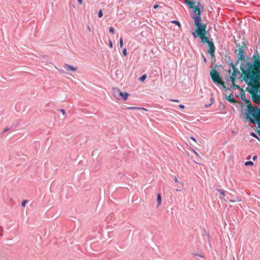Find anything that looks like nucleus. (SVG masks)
I'll use <instances>...</instances> for the list:
<instances>
[{
  "mask_svg": "<svg viewBox=\"0 0 260 260\" xmlns=\"http://www.w3.org/2000/svg\"><path fill=\"white\" fill-rule=\"evenodd\" d=\"M194 14H193L192 18L193 19L195 25L197 26V29L192 32V35L194 38H197L199 37L201 39V42L203 44L207 43L209 49L208 50L209 53L213 56L215 51V47L214 45L212 40H209L206 36V25L201 24V18L200 17V10L199 9H196L194 10Z\"/></svg>",
  "mask_w": 260,
  "mask_h": 260,
  "instance_id": "1",
  "label": "nucleus"
},
{
  "mask_svg": "<svg viewBox=\"0 0 260 260\" xmlns=\"http://www.w3.org/2000/svg\"><path fill=\"white\" fill-rule=\"evenodd\" d=\"M247 89L252 95L253 100L259 102L260 99V80L257 76L252 75L248 78Z\"/></svg>",
  "mask_w": 260,
  "mask_h": 260,
  "instance_id": "2",
  "label": "nucleus"
},
{
  "mask_svg": "<svg viewBox=\"0 0 260 260\" xmlns=\"http://www.w3.org/2000/svg\"><path fill=\"white\" fill-rule=\"evenodd\" d=\"M248 113L252 117L251 122L256 123L260 128V108L249 107Z\"/></svg>",
  "mask_w": 260,
  "mask_h": 260,
  "instance_id": "3",
  "label": "nucleus"
},
{
  "mask_svg": "<svg viewBox=\"0 0 260 260\" xmlns=\"http://www.w3.org/2000/svg\"><path fill=\"white\" fill-rule=\"evenodd\" d=\"M228 73L230 75V80L233 85H234L236 79H240L242 77L240 72L234 66H232V70H229Z\"/></svg>",
  "mask_w": 260,
  "mask_h": 260,
  "instance_id": "4",
  "label": "nucleus"
},
{
  "mask_svg": "<svg viewBox=\"0 0 260 260\" xmlns=\"http://www.w3.org/2000/svg\"><path fill=\"white\" fill-rule=\"evenodd\" d=\"M112 94L117 100H126L129 94L126 92H122L118 88H113Z\"/></svg>",
  "mask_w": 260,
  "mask_h": 260,
  "instance_id": "5",
  "label": "nucleus"
},
{
  "mask_svg": "<svg viewBox=\"0 0 260 260\" xmlns=\"http://www.w3.org/2000/svg\"><path fill=\"white\" fill-rule=\"evenodd\" d=\"M210 76L213 82L215 83L220 84L222 81L220 79L218 73L215 70H213L210 72Z\"/></svg>",
  "mask_w": 260,
  "mask_h": 260,
  "instance_id": "6",
  "label": "nucleus"
},
{
  "mask_svg": "<svg viewBox=\"0 0 260 260\" xmlns=\"http://www.w3.org/2000/svg\"><path fill=\"white\" fill-rule=\"evenodd\" d=\"M64 68L68 71H72L75 72L77 71V68L69 65L68 64L65 63L64 64Z\"/></svg>",
  "mask_w": 260,
  "mask_h": 260,
  "instance_id": "7",
  "label": "nucleus"
},
{
  "mask_svg": "<svg viewBox=\"0 0 260 260\" xmlns=\"http://www.w3.org/2000/svg\"><path fill=\"white\" fill-rule=\"evenodd\" d=\"M226 99L230 103H235L236 102V99L233 93L230 94L229 96H226Z\"/></svg>",
  "mask_w": 260,
  "mask_h": 260,
  "instance_id": "8",
  "label": "nucleus"
},
{
  "mask_svg": "<svg viewBox=\"0 0 260 260\" xmlns=\"http://www.w3.org/2000/svg\"><path fill=\"white\" fill-rule=\"evenodd\" d=\"M184 2L187 4L190 8H192L193 5L195 4V2L193 1L184 0Z\"/></svg>",
  "mask_w": 260,
  "mask_h": 260,
  "instance_id": "9",
  "label": "nucleus"
},
{
  "mask_svg": "<svg viewBox=\"0 0 260 260\" xmlns=\"http://www.w3.org/2000/svg\"><path fill=\"white\" fill-rule=\"evenodd\" d=\"M216 190L219 192L220 195L222 196V197H220V199L221 200L223 199L224 197L225 196V191L223 190H221L218 188H217Z\"/></svg>",
  "mask_w": 260,
  "mask_h": 260,
  "instance_id": "10",
  "label": "nucleus"
},
{
  "mask_svg": "<svg viewBox=\"0 0 260 260\" xmlns=\"http://www.w3.org/2000/svg\"><path fill=\"white\" fill-rule=\"evenodd\" d=\"M177 188L176 189V191H181L183 188V184L182 183H179L177 186Z\"/></svg>",
  "mask_w": 260,
  "mask_h": 260,
  "instance_id": "11",
  "label": "nucleus"
},
{
  "mask_svg": "<svg viewBox=\"0 0 260 260\" xmlns=\"http://www.w3.org/2000/svg\"><path fill=\"white\" fill-rule=\"evenodd\" d=\"M157 201L158 204V206H159L161 203V195L159 193H158L157 195Z\"/></svg>",
  "mask_w": 260,
  "mask_h": 260,
  "instance_id": "12",
  "label": "nucleus"
},
{
  "mask_svg": "<svg viewBox=\"0 0 260 260\" xmlns=\"http://www.w3.org/2000/svg\"><path fill=\"white\" fill-rule=\"evenodd\" d=\"M239 55H240V59H243L244 58V52L242 49H240Z\"/></svg>",
  "mask_w": 260,
  "mask_h": 260,
  "instance_id": "13",
  "label": "nucleus"
},
{
  "mask_svg": "<svg viewBox=\"0 0 260 260\" xmlns=\"http://www.w3.org/2000/svg\"><path fill=\"white\" fill-rule=\"evenodd\" d=\"M192 254H193V256L196 258H198L199 257H204V255L202 253L198 254V253H193Z\"/></svg>",
  "mask_w": 260,
  "mask_h": 260,
  "instance_id": "14",
  "label": "nucleus"
},
{
  "mask_svg": "<svg viewBox=\"0 0 260 260\" xmlns=\"http://www.w3.org/2000/svg\"><path fill=\"white\" fill-rule=\"evenodd\" d=\"M254 66L256 67H260V59H256L254 61Z\"/></svg>",
  "mask_w": 260,
  "mask_h": 260,
  "instance_id": "15",
  "label": "nucleus"
},
{
  "mask_svg": "<svg viewBox=\"0 0 260 260\" xmlns=\"http://www.w3.org/2000/svg\"><path fill=\"white\" fill-rule=\"evenodd\" d=\"M236 201L241 202V199L240 198L237 197L236 200H230V202H232V203L235 202Z\"/></svg>",
  "mask_w": 260,
  "mask_h": 260,
  "instance_id": "16",
  "label": "nucleus"
},
{
  "mask_svg": "<svg viewBox=\"0 0 260 260\" xmlns=\"http://www.w3.org/2000/svg\"><path fill=\"white\" fill-rule=\"evenodd\" d=\"M146 77L147 76L146 74L143 75L139 78V80L141 82H143L146 79Z\"/></svg>",
  "mask_w": 260,
  "mask_h": 260,
  "instance_id": "17",
  "label": "nucleus"
},
{
  "mask_svg": "<svg viewBox=\"0 0 260 260\" xmlns=\"http://www.w3.org/2000/svg\"><path fill=\"white\" fill-rule=\"evenodd\" d=\"M245 166H252L253 165V163L251 161H248L245 162Z\"/></svg>",
  "mask_w": 260,
  "mask_h": 260,
  "instance_id": "18",
  "label": "nucleus"
},
{
  "mask_svg": "<svg viewBox=\"0 0 260 260\" xmlns=\"http://www.w3.org/2000/svg\"><path fill=\"white\" fill-rule=\"evenodd\" d=\"M119 45H120V47L121 48L123 47V39L122 38H120V40H119Z\"/></svg>",
  "mask_w": 260,
  "mask_h": 260,
  "instance_id": "19",
  "label": "nucleus"
},
{
  "mask_svg": "<svg viewBox=\"0 0 260 260\" xmlns=\"http://www.w3.org/2000/svg\"><path fill=\"white\" fill-rule=\"evenodd\" d=\"M114 31H115V29H114V28L113 27H110L109 28V32L110 33H111L112 34H114Z\"/></svg>",
  "mask_w": 260,
  "mask_h": 260,
  "instance_id": "20",
  "label": "nucleus"
},
{
  "mask_svg": "<svg viewBox=\"0 0 260 260\" xmlns=\"http://www.w3.org/2000/svg\"><path fill=\"white\" fill-rule=\"evenodd\" d=\"M127 109L128 110H135V109L138 110V109H140V108L136 107H127Z\"/></svg>",
  "mask_w": 260,
  "mask_h": 260,
  "instance_id": "21",
  "label": "nucleus"
},
{
  "mask_svg": "<svg viewBox=\"0 0 260 260\" xmlns=\"http://www.w3.org/2000/svg\"><path fill=\"white\" fill-rule=\"evenodd\" d=\"M103 15V12L102 10H100L98 13V17L99 18H101Z\"/></svg>",
  "mask_w": 260,
  "mask_h": 260,
  "instance_id": "22",
  "label": "nucleus"
},
{
  "mask_svg": "<svg viewBox=\"0 0 260 260\" xmlns=\"http://www.w3.org/2000/svg\"><path fill=\"white\" fill-rule=\"evenodd\" d=\"M250 136H251L253 137H255L256 139H257L258 140H259V138H258V137L256 136V135L254 133L251 132V133H250Z\"/></svg>",
  "mask_w": 260,
  "mask_h": 260,
  "instance_id": "23",
  "label": "nucleus"
},
{
  "mask_svg": "<svg viewBox=\"0 0 260 260\" xmlns=\"http://www.w3.org/2000/svg\"><path fill=\"white\" fill-rule=\"evenodd\" d=\"M122 53L125 56L127 55V51L126 48H124L122 50Z\"/></svg>",
  "mask_w": 260,
  "mask_h": 260,
  "instance_id": "24",
  "label": "nucleus"
},
{
  "mask_svg": "<svg viewBox=\"0 0 260 260\" xmlns=\"http://www.w3.org/2000/svg\"><path fill=\"white\" fill-rule=\"evenodd\" d=\"M172 22L173 23L176 24L178 25L179 26H180V24L179 22L178 21L173 20Z\"/></svg>",
  "mask_w": 260,
  "mask_h": 260,
  "instance_id": "25",
  "label": "nucleus"
},
{
  "mask_svg": "<svg viewBox=\"0 0 260 260\" xmlns=\"http://www.w3.org/2000/svg\"><path fill=\"white\" fill-rule=\"evenodd\" d=\"M59 111L63 114V115H65L66 114V111L62 109H61L60 110H59Z\"/></svg>",
  "mask_w": 260,
  "mask_h": 260,
  "instance_id": "26",
  "label": "nucleus"
},
{
  "mask_svg": "<svg viewBox=\"0 0 260 260\" xmlns=\"http://www.w3.org/2000/svg\"><path fill=\"white\" fill-rule=\"evenodd\" d=\"M26 202H27V201L26 200L23 201L21 203L22 206L24 207L26 205Z\"/></svg>",
  "mask_w": 260,
  "mask_h": 260,
  "instance_id": "27",
  "label": "nucleus"
},
{
  "mask_svg": "<svg viewBox=\"0 0 260 260\" xmlns=\"http://www.w3.org/2000/svg\"><path fill=\"white\" fill-rule=\"evenodd\" d=\"M10 129V128L8 127H6L4 130H3V133H6L7 132V131H9Z\"/></svg>",
  "mask_w": 260,
  "mask_h": 260,
  "instance_id": "28",
  "label": "nucleus"
},
{
  "mask_svg": "<svg viewBox=\"0 0 260 260\" xmlns=\"http://www.w3.org/2000/svg\"><path fill=\"white\" fill-rule=\"evenodd\" d=\"M174 181L176 182H177L178 183H180V182H179V181H178L177 178L176 177V176H174Z\"/></svg>",
  "mask_w": 260,
  "mask_h": 260,
  "instance_id": "29",
  "label": "nucleus"
},
{
  "mask_svg": "<svg viewBox=\"0 0 260 260\" xmlns=\"http://www.w3.org/2000/svg\"><path fill=\"white\" fill-rule=\"evenodd\" d=\"M109 47L112 48L113 47V44L112 43V41L111 40H109Z\"/></svg>",
  "mask_w": 260,
  "mask_h": 260,
  "instance_id": "30",
  "label": "nucleus"
},
{
  "mask_svg": "<svg viewBox=\"0 0 260 260\" xmlns=\"http://www.w3.org/2000/svg\"><path fill=\"white\" fill-rule=\"evenodd\" d=\"M57 70L60 73H62V74L64 73V71L63 70L58 69H57Z\"/></svg>",
  "mask_w": 260,
  "mask_h": 260,
  "instance_id": "31",
  "label": "nucleus"
},
{
  "mask_svg": "<svg viewBox=\"0 0 260 260\" xmlns=\"http://www.w3.org/2000/svg\"><path fill=\"white\" fill-rule=\"evenodd\" d=\"M170 101L172 102H177V103L179 102V101L178 100H174V99H171Z\"/></svg>",
  "mask_w": 260,
  "mask_h": 260,
  "instance_id": "32",
  "label": "nucleus"
},
{
  "mask_svg": "<svg viewBox=\"0 0 260 260\" xmlns=\"http://www.w3.org/2000/svg\"><path fill=\"white\" fill-rule=\"evenodd\" d=\"M179 107L181 109H184L185 108L184 106L183 105H179Z\"/></svg>",
  "mask_w": 260,
  "mask_h": 260,
  "instance_id": "33",
  "label": "nucleus"
},
{
  "mask_svg": "<svg viewBox=\"0 0 260 260\" xmlns=\"http://www.w3.org/2000/svg\"><path fill=\"white\" fill-rule=\"evenodd\" d=\"M193 153L196 154V156H199V154L198 152H197L195 150H193Z\"/></svg>",
  "mask_w": 260,
  "mask_h": 260,
  "instance_id": "34",
  "label": "nucleus"
},
{
  "mask_svg": "<svg viewBox=\"0 0 260 260\" xmlns=\"http://www.w3.org/2000/svg\"><path fill=\"white\" fill-rule=\"evenodd\" d=\"M158 7V5H155L153 6V9H156Z\"/></svg>",
  "mask_w": 260,
  "mask_h": 260,
  "instance_id": "35",
  "label": "nucleus"
},
{
  "mask_svg": "<svg viewBox=\"0 0 260 260\" xmlns=\"http://www.w3.org/2000/svg\"><path fill=\"white\" fill-rule=\"evenodd\" d=\"M202 57H203V60H204V61L205 62H207V60H206V57H205L203 55H202Z\"/></svg>",
  "mask_w": 260,
  "mask_h": 260,
  "instance_id": "36",
  "label": "nucleus"
},
{
  "mask_svg": "<svg viewBox=\"0 0 260 260\" xmlns=\"http://www.w3.org/2000/svg\"><path fill=\"white\" fill-rule=\"evenodd\" d=\"M256 158H257V156H256V155H254V156L252 157V159H253V160H256Z\"/></svg>",
  "mask_w": 260,
  "mask_h": 260,
  "instance_id": "37",
  "label": "nucleus"
},
{
  "mask_svg": "<svg viewBox=\"0 0 260 260\" xmlns=\"http://www.w3.org/2000/svg\"><path fill=\"white\" fill-rule=\"evenodd\" d=\"M138 110H142L146 111H147V109L144 108H140V109H138Z\"/></svg>",
  "mask_w": 260,
  "mask_h": 260,
  "instance_id": "38",
  "label": "nucleus"
},
{
  "mask_svg": "<svg viewBox=\"0 0 260 260\" xmlns=\"http://www.w3.org/2000/svg\"><path fill=\"white\" fill-rule=\"evenodd\" d=\"M77 1H78V3H79V4L80 5H82V0H77Z\"/></svg>",
  "mask_w": 260,
  "mask_h": 260,
  "instance_id": "39",
  "label": "nucleus"
},
{
  "mask_svg": "<svg viewBox=\"0 0 260 260\" xmlns=\"http://www.w3.org/2000/svg\"><path fill=\"white\" fill-rule=\"evenodd\" d=\"M190 139H191V140H192L193 141H194V142H196V140L195 139V138H194V137H190Z\"/></svg>",
  "mask_w": 260,
  "mask_h": 260,
  "instance_id": "40",
  "label": "nucleus"
},
{
  "mask_svg": "<svg viewBox=\"0 0 260 260\" xmlns=\"http://www.w3.org/2000/svg\"><path fill=\"white\" fill-rule=\"evenodd\" d=\"M87 28H88V30H89V31H90V28L89 26H88V27H87Z\"/></svg>",
  "mask_w": 260,
  "mask_h": 260,
  "instance_id": "41",
  "label": "nucleus"
},
{
  "mask_svg": "<svg viewBox=\"0 0 260 260\" xmlns=\"http://www.w3.org/2000/svg\"><path fill=\"white\" fill-rule=\"evenodd\" d=\"M258 134L259 136L260 137V131L258 132Z\"/></svg>",
  "mask_w": 260,
  "mask_h": 260,
  "instance_id": "42",
  "label": "nucleus"
},
{
  "mask_svg": "<svg viewBox=\"0 0 260 260\" xmlns=\"http://www.w3.org/2000/svg\"><path fill=\"white\" fill-rule=\"evenodd\" d=\"M233 260H235L234 257H233Z\"/></svg>",
  "mask_w": 260,
  "mask_h": 260,
  "instance_id": "43",
  "label": "nucleus"
},
{
  "mask_svg": "<svg viewBox=\"0 0 260 260\" xmlns=\"http://www.w3.org/2000/svg\"><path fill=\"white\" fill-rule=\"evenodd\" d=\"M259 172H260V169H259Z\"/></svg>",
  "mask_w": 260,
  "mask_h": 260,
  "instance_id": "44",
  "label": "nucleus"
}]
</instances>
